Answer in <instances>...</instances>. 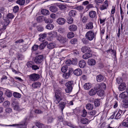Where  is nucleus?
<instances>
[{"instance_id": "24", "label": "nucleus", "mask_w": 128, "mask_h": 128, "mask_svg": "<svg viewBox=\"0 0 128 128\" xmlns=\"http://www.w3.org/2000/svg\"><path fill=\"white\" fill-rule=\"evenodd\" d=\"M123 111L121 110H119L115 116V118L118 119L119 118L121 117V115L122 114Z\"/></svg>"}, {"instance_id": "33", "label": "nucleus", "mask_w": 128, "mask_h": 128, "mask_svg": "<svg viewBox=\"0 0 128 128\" xmlns=\"http://www.w3.org/2000/svg\"><path fill=\"white\" fill-rule=\"evenodd\" d=\"M88 63L90 65H94L96 64V61L94 59H90L88 60Z\"/></svg>"}, {"instance_id": "60", "label": "nucleus", "mask_w": 128, "mask_h": 128, "mask_svg": "<svg viewBox=\"0 0 128 128\" xmlns=\"http://www.w3.org/2000/svg\"><path fill=\"white\" fill-rule=\"evenodd\" d=\"M88 19V18L87 16H84L82 18V21L83 23H85L86 22Z\"/></svg>"}, {"instance_id": "18", "label": "nucleus", "mask_w": 128, "mask_h": 128, "mask_svg": "<svg viewBox=\"0 0 128 128\" xmlns=\"http://www.w3.org/2000/svg\"><path fill=\"white\" fill-rule=\"evenodd\" d=\"M40 37L39 38V40L40 41H44V39L47 36L46 33H45L43 34H40L39 35Z\"/></svg>"}, {"instance_id": "8", "label": "nucleus", "mask_w": 128, "mask_h": 128, "mask_svg": "<svg viewBox=\"0 0 128 128\" xmlns=\"http://www.w3.org/2000/svg\"><path fill=\"white\" fill-rule=\"evenodd\" d=\"M56 39L61 43H64L66 41V39L64 38L59 35L56 37Z\"/></svg>"}, {"instance_id": "35", "label": "nucleus", "mask_w": 128, "mask_h": 128, "mask_svg": "<svg viewBox=\"0 0 128 128\" xmlns=\"http://www.w3.org/2000/svg\"><path fill=\"white\" fill-rule=\"evenodd\" d=\"M86 109L88 110H92L94 106L90 103L87 104L86 106Z\"/></svg>"}, {"instance_id": "38", "label": "nucleus", "mask_w": 128, "mask_h": 128, "mask_svg": "<svg viewBox=\"0 0 128 128\" xmlns=\"http://www.w3.org/2000/svg\"><path fill=\"white\" fill-rule=\"evenodd\" d=\"M25 2L24 0H18L16 1V3L22 6L24 4Z\"/></svg>"}, {"instance_id": "62", "label": "nucleus", "mask_w": 128, "mask_h": 128, "mask_svg": "<svg viewBox=\"0 0 128 128\" xmlns=\"http://www.w3.org/2000/svg\"><path fill=\"white\" fill-rule=\"evenodd\" d=\"M32 68V70H36L39 69V67L37 66L34 65V64Z\"/></svg>"}, {"instance_id": "9", "label": "nucleus", "mask_w": 128, "mask_h": 128, "mask_svg": "<svg viewBox=\"0 0 128 128\" xmlns=\"http://www.w3.org/2000/svg\"><path fill=\"white\" fill-rule=\"evenodd\" d=\"M108 6V0H106L104 2V4L100 7V9L101 10L106 9Z\"/></svg>"}, {"instance_id": "56", "label": "nucleus", "mask_w": 128, "mask_h": 128, "mask_svg": "<svg viewBox=\"0 0 128 128\" xmlns=\"http://www.w3.org/2000/svg\"><path fill=\"white\" fill-rule=\"evenodd\" d=\"M10 104V102L8 101H6L3 103V105L4 106H8Z\"/></svg>"}, {"instance_id": "51", "label": "nucleus", "mask_w": 128, "mask_h": 128, "mask_svg": "<svg viewBox=\"0 0 128 128\" xmlns=\"http://www.w3.org/2000/svg\"><path fill=\"white\" fill-rule=\"evenodd\" d=\"M24 40L22 39H20L16 40L15 42V45L16 46H17L18 44H20L24 42Z\"/></svg>"}, {"instance_id": "16", "label": "nucleus", "mask_w": 128, "mask_h": 128, "mask_svg": "<svg viewBox=\"0 0 128 128\" xmlns=\"http://www.w3.org/2000/svg\"><path fill=\"white\" fill-rule=\"evenodd\" d=\"M77 29V26L74 24H71L68 27L69 30L71 31H74L76 30Z\"/></svg>"}, {"instance_id": "52", "label": "nucleus", "mask_w": 128, "mask_h": 128, "mask_svg": "<svg viewBox=\"0 0 128 128\" xmlns=\"http://www.w3.org/2000/svg\"><path fill=\"white\" fill-rule=\"evenodd\" d=\"M14 17V15L12 13H9L6 16V18L8 19H12Z\"/></svg>"}, {"instance_id": "31", "label": "nucleus", "mask_w": 128, "mask_h": 128, "mask_svg": "<svg viewBox=\"0 0 128 128\" xmlns=\"http://www.w3.org/2000/svg\"><path fill=\"white\" fill-rule=\"evenodd\" d=\"M48 34L50 36L52 37H56L58 36L57 35V33L56 32H52L48 33Z\"/></svg>"}, {"instance_id": "10", "label": "nucleus", "mask_w": 128, "mask_h": 128, "mask_svg": "<svg viewBox=\"0 0 128 128\" xmlns=\"http://www.w3.org/2000/svg\"><path fill=\"white\" fill-rule=\"evenodd\" d=\"M98 90L96 86L94 88L91 89L88 92V94L90 96H93L97 92V90Z\"/></svg>"}, {"instance_id": "57", "label": "nucleus", "mask_w": 128, "mask_h": 128, "mask_svg": "<svg viewBox=\"0 0 128 128\" xmlns=\"http://www.w3.org/2000/svg\"><path fill=\"white\" fill-rule=\"evenodd\" d=\"M82 111V116L83 117H85L86 116L87 114V112L85 109H83Z\"/></svg>"}, {"instance_id": "39", "label": "nucleus", "mask_w": 128, "mask_h": 128, "mask_svg": "<svg viewBox=\"0 0 128 128\" xmlns=\"http://www.w3.org/2000/svg\"><path fill=\"white\" fill-rule=\"evenodd\" d=\"M55 46V44L54 43H50L48 45L47 48L49 49H52Z\"/></svg>"}, {"instance_id": "7", "label": "nucleus", "mask_w": 128, "mask_h": 128, "mask_svg": "<svg viewBox=\"0 0 128 128\" xmlns=\"http://www.w3.org/2000/svg\"><path fill=\"white\" fill-rule=\"evenodd\" d=\"M43 56L42 55H40L36 56L35 58L34 61L36 64H40L42 62Z\"/></svg>"}, {"instance_id": "15", "label": "nucleus", "mask_w": 128, "mask_h": 128, "mask_svg": "<svg viewBox=\"0 0 128 128\" xmlns=\"http://www.w3.org/2000/svg\"><path fill=\"white\" fill-rule=\"evenodd\" d=\"M86 28L89 30H92L93 28V23L92 22H90L87 23L86 26Z\"/></svg>"}, {"instance_id": "20", "label": "nucleus", "mask_w": 128, "mask_h": 128, "mask_svg": "<svg viewBox=\"0 0 128 128\" xmlns=\"http://www.w3.org/2000/svg\"><path fill=\"white\" fill-rule=\"evenodd\" d=\"M104 76L101 74H99L96 76L97 81L98 82H100L104 80Z\"/></svg>"}, {"instance_id": "44", "label": "nucleus", "mask_w": 128, "mask_h": 128, "mask_svg": "<svg viewBox=\"0 0 128 128\" xmlns=\"http://www.w3.org/2000/svg\"><path fill=\"white\" fill-rule=\"evenodd\" d=\"M13 95L15 98H20L21 97L20 94V93L16 92H14L13 94Z\"/></svg>"}, {"instance_id": "46", "label": "nucleus", "mask_w": 128, "mask_h": 128, "mask_svg": "<svg viewBox=\"0 0 128 128\" xmlns=\"http://www.w3.org/2000/svg\"><path fill=\"white\" fill-rule=\"evenodd\" d=\"M67 22L69 24H71L73 22V19L71 16H69L67 18Z\"/></svg>"}, {"instance_id": "53", "label": "nucleus", "mask_w": 128, "mask_h": 128, "mask_svg": "<svg viewBox=\"0 0 128 128\" xmlns=\"http://www.w3.org/2000/svg\"><path fill=\"white\" fill-rule=\"evenodd\" d=\"M67 70L68 67L66 65L62 67L61 69V71L63 72H66Z\"/></svg>"}, {"instance_id": "25", "label": "nucleus", "mask_w": 128, "mask_h": 128, "mask_svg": "<svg viewBox=\"0 0 128 128\" xmlns=\"http://www.w3.org/2000/svg\"><path fill=\"white\" fill-rule=\"evenodd\" d=\"M128 95V93L127 92H124L120 94L119 97L121 98H124L126 97Z\"/></svg>"}, {"instance_id": "5", "label": "nucleus", "mask_w": 128, "mask_h": 128, "mask_svg": "<svg viewBox=\"0 0 128 128\" xmlns=\"http://www.w3.org/2000/svg\"><path fill=\"white\" fill-rule=\"evenodd\" d=\"M30 80L32 82H35L38 80L40 78L39 74L36 73H33L28 76Z\"/></svg>"}, {"instance_id": "4", "label": "nucleus", "mask_w": 128, "mask_h": 128, "mask_svg": "<svg viewBox=\"0 0 128 128\" xmlns=\"http://www.w3.org/2000/svg\"><path fill=\"white\" fill-rule=\"evenodd\" d=\"M0 126H2L6 127L7 126H14L18 128H26V124L25 122L19 124H13L10 125H7L0 124Z\"/></svg>"}, {"instance_id": "1", "label": "nucleus", "mask_w": 128, "mask_h": 128, "mask_svg": "<svg viewBox=\"0 0 128 128\" xmlns=\"http://www.w3.org/2000/svg\"><path fill=\"white\" fill-rule=\"evenodd\" d=\"M66 94L65 93H62L60 90H56L55 93L54 102L57 104L59 103L61 100H66Z\"/></svg>"}, {"instance_id": "6", "label": "nucleus", "mask_w": 128, "mask_h": 128, "mask_svg": "<svg viewBox=\"0 0 128 128\" xmlns=\"http://www.w3.org/2000/svg\"><path fill=\"white\" fill-rule=\"evenodd\" d=\"M12 106L14 110L20 111L21 110L20 108L18 103L16 101H14L12 103Z\"/></svg>"}, {"instance_id": "13", "label": "nucleus", "mask_w": 128, "mask_h": 128, "mask_svg": "<svg viewBox=\"0 0 128 128\" xmlns=\"http://www.w3.org/2000/svg\"><path fill=\"white\" fill-rule=\"evenodd\" d=\"M66 21V20L64 18H58L56 22L59 24L63 25L65 24Z\"/></svg>"}, {"instance_id": "26", "label": "nucleus", "mask_w": 128, "mask_h": 128, "mask_svg": "<svg viewBox=\"0 0 128 128\" xmlns=\"http://www.w3.org/2000/svg\"><path fill=\"white\" fill-rule=\"evenodd\" d=\"M49 9L51 12H55L57 11L58 8L56 6H52L50 7Z\"/></svg>"}, {"instance_id": "45", "label": "nucleus", "mask_w": 128, "mask_h": 128, "mask_svg": "<svg viewBox=\"0 0 128 128\" xmlns=\"http://www.w3.org/2000/svg\"><path fill=\"white\" fill-rule=\"evenodd\" d=\"M4 24L5 26L8 25L10 22V21L7 18L4 19Z\"/></svg>"}, {"instance_id": "61", "label": "nucleus", "mask_w": 128, "mask_h": 128, "mask_svg": "<svg viewBox=\"0 0 128 128\" xmlns=\"http://www.w3.org/2000/svg\"><path fill=\"white\" fill-rule=\"evenodd\" d=\"M12 109L10 108H6L5 110L6 112V113H10L12 112Z\"/></svg>"}, {"instance_id": "11", "label": "nucleus", "mask_w": 128, "mask_h": 128, "mask_svg": "<svg viewBox=\"0 0 128 128\" xmlns=\"http://www.w3.org/2000/svg\"><path fill=\"white\" fill-rule=\"evenodd\" d=\"M73 71V70L72 69L69 70L68 72L64 73L63 74V77L65 78L68 79L70 76L71 73Z\"/></svg>"}, {"instance_id": "63", "label": "nucleus", "mask_w": 128, "mask_h": 128, "mask_svg": "<svg viewBox=\"0 0 128 128\" xmlns=\"http://www.w3.org/2000/svg\"><path fill=\"white\" fill-rule=\"evenodd\" d=\"M19 7L18 6H16L14 7V9H13V11L14 12L16 13L19 10Z\"/></svg>"}, {"instance_id": "54", "label": "nucleus", "mask_w": 128, "mask_h": 128, "mask_svg": "<svg viewBox=\"0 0 128 128\" xmlns=\"http://www.w3.org/2000/svg\"><path fill=\"white\" fill-rule=\"evenodd\" d=\"M58 7L61 10H64L66 8V6L65 5L62 4L59 5Z\"/></svg>"}, {"instance_id": "42", "label": "nucleus", "mask_w": 128, "mask_h": 128, "mask_svg": "<svg viewBox=\"0 0 128 128\" xmlns=\"http://www.w3.org/2000/svg\"><path fill=\"white\" fill-rule=\"evenodd\" d=\"M74 36V33L72 32H70L67 34V37L68 38H73Z\"/></svg>"}, {"instance_id": "12", "label": "nucleus", "mask_w": 128, "mask_h": 128, "mask_svg": "<svg viewBox=\"0 0 128 128\" xmlns=\"http://www.w3.org/2000/svg\"><path fill=\"white\" fill-rule=\"evenodd\" d=\"M98 90L101 89L103 90L105 89L106 88V84L104 83H102L99 84H97L96 86Z\"/></svg>"}, {"instance_id": "58", "label": "nucleus", "mask_w": 128, "mask_h": 128, "mask_svg": "<svg viewBox=\"0 0 128 128\" xmlns=\"http://www.w3.org/2000/svg\"><path fill=\"white\" fill-rule=\"evenodd\" d=\"M39 47L38 46L34 44V46H32V50H33L34 51H35L36 50L38 49Z\"/></svg>"}, {"instance_id": "22", "label": "nucleus", "mask_w": 128, "mask_h": 128, "mask_svg": "<svg viewBox=\"0 0 128 128\" xmlns=\"http://www.w3.org/2000/svg\"><path fill=\"white\" fill-rule=\"evenodd\" d=\"M86 118H82L80 119V122L82 124H88L90 122Z\"/></svg>"}, {"instance_id": "17", "label": "nucleus", "mask_w": 128, "mask_h": 128, "mask_svg": "<svg viewBox=\"0 0 128 128\" xmlns=\"http://www.w3.org/2000/svg\"><path fill=\"white\" fill-rule=\"evenodd\" d=\"M126 88V84L124 82H122L120 84L118 87V90L121 91L124 90Z\"/></svg>"}, {"instance_id": "29", "label": "nucleus", "mask_w": 128, "mask_h": 128, "mask_svg": "<svg viewBox=\"0 0 128 128\" xmlns=\"http://www.w3.org/2000/svg\"><path fill=\"white\" fill-rule=\"evenodd\" d=\"M48 44V42L46 41H44L42 44L40 45L39 48L40 50H42Z\"/></svg>"}, {"instance_id": "43", "label": "nucleus", "mask_w": 128, "mask_h": 128, "mask_svg": "<svg viewBox=\"0 0 128 128\" xmlns=\"http://www.w3.org/2000/svg\"><path fill=\"white\" fill-rule=\"evenodd\" d=\"M76 11L74 10H71L69 12V15L70 16H74L76 14Z\"/></svg>"}, {"instance_id": "30", "label": "nucleus", "mask_w": 128, "mask_h": 128, "mask_svg": "<svg viewBox=\"0 0 128 128\" xmlns=\"http://www.w3.org/2000/svg\"><path fill=\"white\" fill-rule=\"evenodd\" d=\"M96 15V13L95 11L92 10L89 13V15L92 18H94L95 17Z\"/></svg>"}, {"instance_id": "50", "label": "nucleus", "mask_w": 128, "mask_h": 128, "mask_svg": "<svg viewBox=\"0 0 128 128\" xmlns=\"http://www.w3.org/2000/svg\"><path fill=\"white\" fill-rule=\"evenodd\" d=\"M95 106H98L100 105V100L96 99L94 101Z\"/></svg>"}, {"instance_id": "3", "label": "nucleus", "mask_w": 128, "mask_h": 128, "mask_svg": "<svg viewBox=\"0 0 128 128\" xmlns=\"http://www.w3.org/2000/svg\"><path fill=\"white\" fill-rule=\"evenodd\" d=\"M95 36L93 30H90L87 32L85 35L86 38L90 41L92 40Z\"/></svg>"}, {"instance_id": "27", "label": "nucleus", "mask_w": 128, "mask_h": 128, "mask_svg": "<svg viewBox=\"0 0 128 128\" xmlns=\"http://www.w3.org/2000/svg\"><path fill=\"white\" fill-rule=\"evenodd\" d=\"M41 84L40 82H37L34 83L32 84V86L34 88H38L40 86Z\"/></svg>"}, {"instance_id": "48", "label": "nucleus", "mask_w": 128, "mask_h": 128, "mask_svg": "<svg viewBox=\"0 0 128 128\" xmlns=\"http://www.w3.org/2000/svg\"><path fill=\"white\" fill-rule=\"evenodd\" d=\"M34 63L32 61H30L27 62L26 65L28 68H32Z\"/></svg>"}, {"instance_id": "49", "label": "nucleus", "mask_w": 128, "mask_h": 128, "mask_svg": "<svg viewBox=\"0 0 128 128\" xmlns=\"http://www.w3.org/2000/svg\"><path fill=\"white\" fill-rule=\"evenodd\" d=\"M44 21L46 23H50L52 22V20L48 19L47 18H45L44 19Z\"/></svg>"}, {"instance_id": "21", "label": "nucleus", "mask_w": 128, "mask_h": 128, "mask_svg": "<svg viewBox=\"0 0 128 128\" xmlns=\"http://www.w3.org/2000/svg\"><path fill=\"white\" fill-rule=\"evenodd\" d=\"M86 62L84 60H82L79 62V66L81 68H84L86 66Z\"/></svg>"}, {"instance_id": "41", "label": "nucleus", "mask_w": 128, "mask_h": 128, "mask_svg": "<svg viewBox=\"0 0 128 128\" xmlns=\"http://www.w3.org/2000/svg\"><path fill=\"white\" fill-rule=\"evenodd\" d=\"M54 27V25L52 24H48L46 26V28L49 30H52Z\"/></svg>"}, {"instance_id": "34", "label": "nucleus", "mask_w": 128, "mask_h": 128, "mask_svg": "<svg viewBox=\"0 0 128 128\" xmlns=\"http://www.w3.org/2000/svg\"><path fill=\"white\" fill-rule=\"evenodd\" d=\"M97 94L98 96H101L104 95V91L103 90L100 89L97 90Z\"/></svg>"}, {"instance_id": "14", "label": "nucleus", "mask_w": 128, "mask_h": 128, "mask_svg": "<svg viewBox=\"0 0 128 128\" xmlns=\"http://www.w3.org/2000/svg\"><path fill=\"white\" fill-rule=\"evenodd\" d=\"M74 73L76 75L79 76L82 74V72L80 69L77 68L74 71Z\"/></svg>"}, {"instance_id": "19", "label": "nucleus", "mask_w": 128, "mask_h": 128, "mask_svg": "<svg viewBox=\"0 0 128 128\" xmlns=\"http://www.w3.org/2000/svg\"><path fill=\"white\" fill-rule=\"evenodd\" d=\"M90 52H87V53L83 55V58L84 59H86L91 57L92 56V55Z\"/></svg>"}, {"instance_id": "28", "label": "nucleus", "mask_w": 128, "mask_h": 128, "mask_svg": "<svg viewBox=\"0 0 128 128\" xmlns=\"http://www.w3.org/2000/svg\"><path fill=\"white\" fill-rule=\"evenodd\" d=\"M66 104V103L65 102H61L58 105L59 108L61 109L62 112Z\"/></svg>"}, {"instance_id": "37", "label": "nucleus", "mask_w": 128, "mask_h": 128, "mask_svg": "<svg viewBox=\"0 0 128 128\" xmlns=\"http://www.w3.org/2000/svg\"><path fill=\"white\" fill-rule=\"evenodd\" d=\"M41 12L44 15H47L49 14V11L48 10L46 9L42 10Z\"/></svg>"}, {"instance_id": "23", "label": "nucleus", "mask_w": 128, "mask_h": 128, "mask_svg": "<svg viewBox=\"0 0 128 128\" xmlns=\"http://www.w3.org/2000/svg\"><path fill=\"white\" fill-rule=\"evenodd\" d=\"M81 51L83 52H91L90 48L87 46H84L82 47L81 48Z\"/></svg>"}, {"instance_id": "55", "label": "nucleus", "mask_w": 128, "mask_h": 128, "mask_svg": "<svg viewBox=\"0 0 128 128\" xmlns=\"http://www.w3.org/2000/svg\"><path fill=\"white\" fill-rule=\"evenodd\" d=\"M115 6H112L111 12L112 15H114L116 12Z\"/></svg>"}, {"instance_id": "64", "label": "nucleus", "mask_w": 128, "mask_h": 128, "mask_svg": "<svg viewBox=\"0 0 128 128\" xmlns=\"http://www.w3.org/2000/svg\"><path fill=\"white\" fill-rule=\"evenodd\" d=\"M58 32L60 33H63L65 32V29L63 28H61L58 30Z\"/></svg>"}, {"instance_id": "40", "label": "nucleus", "mask_w": 128, "mask_h": 128, "mask_svg": "<svg viewBox=\"0 0 128 128\" xmlns=\"http://www.w3.org/2000/svg\"><path fill=\"white\" fill-rule=\"evenodd\" d=\"M54 118L52 116H48L47 118V123L50 124L53 122Z\"/></svg>"}, {"instance_id": "36", "label": "nucleus", "mask_w": 128, "mask_h": 128, "mask_svg": "<svg viewBox=\"0 0 128 128\" xmlns=\"http://www.w3.org/2000/svg\"><path fill=\"white\" fill-rule=\"evenodd\" d=\"M116 82L118 84H120L122 83L123 79L121 76H119L116 79Z\"/></svg>"}, {"instance_id": "59", "label": "nucleus", "mask_w": 128, "mask_h": 128, "mask_svg": "<svg viewBox=\"0 0 128 128\" xmlns=\"http://www.w3.org/2000/svg\"><path fill=\"white\" fill-rule=\"evenodd\" d=\"M77 42V39L76 38H73L71 40L70 42L72 44H76Z\"/></svg>"}, {"instance_id": "47", "label": "nucleus", "mask_w": 128, "mask_h": 128, "mask_svg": "<svg viewBox=\"0 0 128 128\" xmlns=\"http://www.w3.org/2000/svg\"><path fill=\"white\" fill-rule=\"evenodd\" d=\"M36 124L38 128H43L44 127V125L40 122H37Z\"/></svg>"}, {"instance_id": "2", "label": "nucleus", "mask_w": 128, "mask_h": 128, "mask_svg": "<svg viewBox=\"0 0 128 128\" xmlns=\"http://www.w3.org/2000/svg\"><path fill=\"white\" fill-rule=\"evenodd\" d=\"M66 88L65 89V91L67 93L70 92L72 90L73 86V82L70 81L66 82L65 84Z\"/></svg>"}, {"instance_id": "32", "label": "nucleus", "mask_w": 128, "mask_h": 128, "mask_svg": "<svg viewBox=\"0 0 128 128\" xmlns=\"http://www.w3.org/2000/svg\"><path fill=\"white\" fill-rule=\"evenodd\" d=\"M91 84L90 83H85L83 86L84 88L86 90H88L91 88Z\"/></svg>"}]
</instances>
